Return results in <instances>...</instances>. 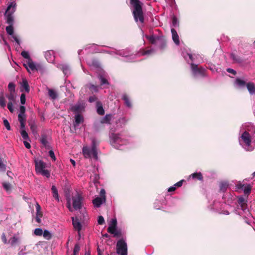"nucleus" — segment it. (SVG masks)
<instances>
[{
	"mask_svg": "<svg viewBox=\"0 0 255 255\" xmlns=\"http://www.w3.org/2000/svg\"><path fill=\"white\" fill-rule=\"evenodd\" d=\"M235 82L240 87H244L247 84L245 81L240 78H237Z\"/></svg>",
	"mask_w": 255,
	"mask_h": 255,
	"instance_id": "obj_38",
	"label": "nucleus"
},
{
	"mask_svg": "<svg viewBox=\"0 0 255 255\" xmlns=\"http://www.w3.org/2000/svg\"><path fill=\"white\" fill-rule=\"evenodd\" d=\"M82 196L79 193H77L72 197V205L75 210H79L82 208Z\"/></svg>",
	"mask_w": 255,
	"mask_h": 255,
	"instance_id": "obj_5",
	"label": "nucleus"
},
{
	"mask_svg": "<svg viewBox=\"0 0 255 255\" xmlns=\"http://www.w3.org/2000/svg\"><path fill=\"white\" fill-rule=\"evenodd\" d=\"M22 89H24V91L27 93H28L29 92V90H30L29 87L28 82L26 79H23L22 82L21 84L20 91L21 92L23 91Z\"/></svg>",
	"mask_w": 255,
	"mask_h": 255,
	"instance_id": "obj_20",
	"label": "nucleus"
},
{
	"mask_svg": "<svg viewBox=\"0 0 255 255\" xmlns=\"http://www.w3.org/2000/svg\"><path fill=\"white\" fill-rule=\"evenodd\" d=\"M227 71L230 73H231L232 74H233L234 75H236V74H237V72L235 70H234V69H231V68H228L227 69Z\"/></svg>",
	"mask_w": 255,
	"mask_h": 255,
	"instance_id": "obj_62",
	"label": "nucleus"
},
{
	"mask_svg": "<svg viewBox=\"0 0 255 255\" xmlns=\"http://www.w3.org/2000/svg\"><path fill=\"white\" fill-rule=\"evenodd\" d=\"M40 141L44 146H47V145L48 144V141L47 140L46 136L45 135H42L41 138L40 139Z\"/></svg>",
	"mask_w": 255,
	"mask_h": 255,
	"instance_id": "obj_41",
	"label": "nucleus"
},
{
	"mask_svg": "<svg viewBox=\"0 0 255 255\" xmlns=\"http://www.w3.org/2000/svg\"><path fill=\"white\" fill-rule=\"evenodd\" d=\"M97 100V98L95 96H90L89 98V102L90 103H93L96 101Z\"/></svg>",
	"mask_w": 255,
	"mask_h": 255,
	"instance_id": "obj_59",
	"label": "nucleus"
},
{
	"mask_svg": "<svg viewBox=\"0 0 255 255\" xmlns=\"http://www.w3.org/2000/svg\"><path fill=\"white\" fill-rule=\"evenodd\" d=\"M49 155L52 158V160L54 161L56 160V157L55 156L54 153L52 150H50L49 151Z\"/></svg>",
	"mask_w": 255,
	"mask_h": 255,
	"instance_id": "obj_60",
	"label": "nucleus"
},
{
	"mask_svg": "<svg viewBox=\"0 0 255 255\" xmlns=\"http://www.w3.org/2000/svg\"><path fill=\"white\" fill-rule=\"evenodd\" d=\"M111 142L112 144L115 147H117L118 146L116 145L117 143L120 144L122 141V139L120 137L119 134L112 133L110 136Z\"/></svg>",
	"mask_w": 255,
	"mask_h": 255,
	"instance_id": "obj_8",
	"label": "nucleus"
},
{
	"mask_svg": "<svg viewBox=\"0 0 255 255\" xmlns=\"http://www.w3.org/2000/svg\"><path fill=\"white\" fill-rule=\"evenodd\" d=\"M112 119L111 115H106L101 121L102 124H110Z\"/></svg>",
	"mask_w": 255,
	"mask_h": 255,
	"instance_id": "obj_28",
	"label": "nucleus"
},
{
	"mask_svg": "<svg viewBox=\"0 0 255 255\" xmlns=\"http://www.w3.org/2000/svg\"><path fill=\"white\" fill-rule=\"evenodd\" d=\"M251 190H252V186L249 184H246L245 186V188L244 189V194L245 195H247V196H248L251 192Z\"/></svg>",
	"mask_w": 255,
	"mask_h": 255,
	"instance_id": "obj_32",
	"label": "nucleus"
},
{
	"mask_svg": "<svg viewBox=\"0 0 255 255\" xmlns=\"http://www.w3.org/2000/svg\"><path fill=\"white\" fill-rule=\"evenodd\" d=\"M75 122L73 123V126L76 128L79 124L84 122V119L80 114H76L75 117Z\"/></svg>",
	"mask_w": 255,
	"mask_h": 255,
	"instance_id": "obj_15",
	"label": "nucleus"
},
{
	"mask_svg": "<svg viewBox=\"0 0 255 255\" xmlns=\"http://www.w3.org/2000/svg\"><path fill=\"white\" fill-rule=\"evenodd\" d=\"M16 3L14 2H11L7 6L5 15L6 17V23L9 25H13V17L12 14L15 11Z\"/></svg>",
	"mask_w": 255,
	"mask_h": 255,
	"instance_id": "obj_2",
	"label": "nucleus"
},
{
	"mask_svg": "<svg viewBox=\"0 0 255 255\" xmlns=\"http://www.w3.org/2000/svg\"><path fill=\"white\" fill-rule=\"evenodd\" d=\"M130 4L134 8L132 13L135 21L137 22L139 20L140 23H143L144 18L142 8V3L139 0H130Z\"/></svg>",
	"mask_w": 255,
	"mask_h": 255,
	"instance_id": "obj_1",
	"label": "nucleus"
},
{
	"mask_svg": "<svg viewBox=\"0 0 255 255\" xmlns=\"http://www.w3.org/2000/svg\"><path fill=\"white\" fill-rule=\"evenodd\" d=\"M245 185V184H243L241 181H239L236 184V187L238 190L242 189L244 190Z\"/></svg>",
	"mask_w": 255,
	"mask_h": 255,
	"instance_id": "obj_46",
	"label": "nucleus"
},
{
	"mask_svg": "<svg viewBox=\"0 0 255 255\" xmlns=\"http://www.w3.org/2000/svg\"><path fill=\"white\" fill-rule=\"evenodd\" d=\"M2 186L3 188L7 191L10 188V185L9 183H3L2 184Z\"/></svg>",
	"mask_w": 255,
	"mask_h": 255,
	"instance_id": "obj_61",
	"label": "nucleus"
},
{
	"mask_svg": "<svg viewBox=\"0 0 255 255\" xmlns=\"http://www.w3.org/2000/svg\"><path fill=\"white\" fill-rule=\"evenodd\" d=\"M25 95L24 94H22L20 96V103L22 105H24L25 103Z\"/></svg>",
	"mask_w": 255,
	"mask_h": 255,
	"instance_id": "obj_56",
	"label": "nucleus"
},
{
	"mask_svg": "<svg viewBox=\"0 0 255 255\" xmlns=\"http://www.w3.org/2000/svg\"><path fill=\"white\" fill-rule=\"evenodd\" d=\"M184 181V180H181L179 181H178V182H177L175 185L174 186H176V187H181L182 184H183V182Z\"/></svg>",
	"mask_w": 255,
	"mask_h": 255,
	"instance_id": "obj_64",
	"label": "nucleus"
},
{
	"mask_svg": "<svg viewBox=\"0 0 255 255\" xmlns=\"http://www.w3.org/2000/svg\"><path fill=\"white\" fill-rule=\"evenodd\" d=\"M228 187V184L226 182H222L220 184V190L223 192H225Z\"/></svg>",
	"mask_w": 255,
	"mask_h": 255,
	"instance_id": "obj_31",
	"label": "nucleus"
},
{
	"mask_svg": "<svg viewBox=\"0 0 255 255\" xmlns=\"http://www.w3.org/2000/svg\"><path fill=\"white\" fill-rule=\"evenodd\" d=\"M231 58L236 62L241 63L242 62V59L239 56L236 55L235 54L232 53L231 54Z\"/></svg>",
	"mask_w": 255,
	"mask_h": 255,
	"instance_id": "obj_36",
	"label": "nucleus"
},
{
	"mask_svg": "<svg viewBox=\"0 0 255 255\" xmlns=\"http://www.w3.org/2000/svg\"><path fill=\"white\" fill-rule=\"evenodd\" d=\"M100 193L101 198H102L105 201L106 200L105 190L104 189H101Z\"/></svg>",
	"mask_w": 255,
	"mask_h": 255,
	"instance_id": "obj_57",
	"label": "nucleus"
},
{
	"mask_svg": "<svg viewBox=\"0 0 255 255\" xmlns=\"http://www.w3.org/2000/svg\"><path fill=\"white\" fill-rule=\"evenodd\" d=\"M85 107L82 102H78L74 105H71L70 110L76 114H80L84 111Z\"/></svg>",
	"mask_w": 255,
	"mask_h": 255,
	"instance_id": "obj_6",
	"label": "nucleus"
},
{
	"mask_svg": "<svg viewBox=\"0 0 255 255\" xmlns=\"http://www.w3.org/2000/svg\"><path fill=\"white\" fill-rule=\"evenodd\" d=\"M6 97L9 100V102H14L15 101V93H9L6 95Z\"/></svg>",
	"mask_w": 255,
	"mask_h": 255,
	"instance_id": "obj_34",
	"label": "nucleus"
},
{
	"mask_svg": "<svg viewBox=\"0 0 255 255\" xmlns=\"http://www.w3.org/2000/svg\"><path fill=\"white\" fill-rule=\"evenodd\" d=\"M117 253L119 255H127L128 248L127 245L124 239H120L117 243L116 245Z\"/></svg>",
	"mask_w": 255,
	"mask_h": 255,
	"instance_id": "obj_3",
	"label": "nucleus"
},
{
	"mask_svg": "<svg viewBox=\"0 0 255 255\" xmlns=\"http://www.w3.org/2000/svg\"><path fill=\"white\" fill-rule=\"evenodd\" d=\"M20 134H21V135L22 137L24 139H25V140L29 139V137H28V133H27V132L25 131V129L21 130H20Z\"/></svg>",
	"mask_w": 255,
	"mask_h": 255,
	"instance_id": "obj_40",
	"label": "nucleus"
},
{
	"mask_svg": "<svg viewBox=\"0 0 255 255\" xmlns=\"http://www.w3.org/2000/svg\"><path fill=\"white\" fill-rule=\"evenodd\" d=\"M48 94L53 100H55L57 97V93L53 89H48Z\"/></svg>",
	"mask_w": 255,
	"mask_h": 255,
	"instance_id": "obj_26",
	"label": "nucleus"
},
{
	"mask_svg": "<svg viewBox=\"0 0 255 255\" xmlns=\"http://www.w3.org/2000/svg\"><path fill=\"white\" fill-rule=\"evenodd\" d=\"M12 103L13 102H8V104H7V109L9 110V111L11 112V113H13L14 110H13V104H12Z\"/></svg>",
	"mask_w": 255,
	"mask_h": 255,
	"instance_id": "obj_55",
	"label": "nucleus"
},
{
	"mask_svg": "<svg viewBox=\"0 0 255 255\" xmlns=\"http://www.w3.org/2000/svg\"><path fill=\"white\" fill-rule=\"evenodd\" d=\"M246 86L251 95H255V85L253 82L248 83Z\"/></svg>",
	"mask_w": 255,
	"mask_h": 255,
	"instance_id": "obj_19",
	"label": "nucleus"
},
{
	"mask_svg": "<svg viewBox=\"0 0 255 255\" xmlns=\"http://www.w3.org/2000/svg\"><path fill=\"white\" fill-rule=\"evenodd\" d=\"M238 202L242 210H244L246 209L247 207V200L244 197L242 196L238 197Z\"/></svg>",
	"mask_w": 255,
	"mask_h": 255,
	"instance_id": "obj_18",
	"label": "nucleus"
},
{
	"mask_svg": "<svg viewBox=\"0 0 255 255\" xmlns=\"http://www.w3.org/2000/svg\"><path fill=\"white\" fill-rule=\"evenodd\" d=\"M145 37L151 44H156L157 36H155L153 35H146Z\"/></svg>",
	"mask_w": 255,
	"mask_h": 255,
	"instance_id": "obj_29",
	"label": "nucleus"
},
{
	"mask_svg": "<svg viewBox=\"0 0 255 255\" xmlns=\"http://www.w3.org/2000/svg\"><path fill=\"white\" fill-rule=\"evenodd\" d=\"M245 185V184H243L241 181H239L236 184V187L238 190L242 189L244 190Z\"/></svg>",
	"mask_w": 255,
	"mask_h": 255,
	"instance_id": "obj_48",
	"label": "nucleus"
},
{
	"mask_svg": "<svg viewBox=\"0 0 255 255\" xmlns=\"http://www.w3.org/2000/svg\"><path fill=\"white\" fill-rule=\"evenodd\" d=\"M117 219H112L110 221L109 226L107 229V231L109 233H114V231L117 229Z\"/></svg>",
	"mask_w": 255,
	"mask_h": 255,
	"instance_id": "obj_10",
	"label": "nucleus"
},
{
	"mask_svg": "<svg viewBox=\"0 0 255 255\" xmlns=\"http://www.w3.org/2000/svg\"><path fill=\"white\" fill-rule=\"evenodd\" d=\"M51 191L53 194V197L58 202L59 201L58 191L55 186H52L51 188Z\"/></svg>",
	"mask_w": 255,
	"mask_h": 255,
	"instance_id": "obj_27",
	"label": "nucleus"
},
{
	"mask_svg": "<svg viewBox=\"0 0 255 255\" xmlns=\"http://www.w3.org/2000/svg\"><path fill=\"white\" fill-rule=\"evenodd\" d=\"M82 152L84 157L86 158H90L92 156H93L92 149H91L87 146L83 147Z\"/></svg>",
	"mask_w": 255,
	"mask_h": 255,
	"instance_id": "obj_13",
	"label": "nucleus"
},
{
	"mask_svg": "<svg viewBox=\"0 0 255 255\" xmlns=\"http://www.w3.org/2000/svg\"><path fill=\"white\" fill-rule=\"evenodd\" d=\"M0 106L3 108L6 106L5 100L3 95H0Z\"/></svg>",
	"mask_w": 255,
	"mask_h": 255,
	"instance_id": "obj_42",
	"label": "nucleus"
},
{
	"mask_svg": "<svg viewBox=\"0 0 255 255\" xmlns=\"http://www.w3.org/2000/svg\"><path fill=\"white\" fill-rule=\"evenodd\" d=\"M97 144L96 143V139L93 138L92 140V151L93 157L95 159H98V152H97Z\"/></svg>",
	"mask_w": 255,
	"mask_h": 255,
	"instance_id": "obj_11",
	"label": "nucleus"
},
{
	"mask_svg": "<svg viewBox=\"0 0 255 255\" xmlns=\"http://www.w3.org/2000/svg\"><path fill=\"white\" fill-rule=\"evenodd\" d=\"M42 235H43V237L45 239L48 240H49L52 238L51 234L47 230H45L43 232Z\"/></svg>",
	"mask_w": 255,
	"mask_h": 255,
	"instance_id": "obj_35",
	"label": "nucleus"
},
{
	"mask_svg": "<svg viewBox=\"0 0 255 255\" xmlns=\"http://www.w3.org/2000/svg\"><path fill=\"white\" fill-rule=\"evenodd\" d=\"M171 31L173 41L176 45H179L180 44L179 38L176 30L174 28H172Z\"/></svg>",
	"mask_w": 255,
	"mask_h": 255,
	"instance_id": "obj_17",
	"label": "nucleus"
},
{
	"mask_svg": "<svg viewBox=\"0 0 255 255\" xmlns=\"http://www.w3.org/2000/svg\"><path fill=\"white\" fill-rule=\"evenodd\" d=\"M9 242L11 246H14L19 243V240L17 237L13 236L9 239Z\"/></svg>",
	"mask_w": 255,
	"mask_h": 255,
	"instance_id": "obj_30",
	"label": "nucleus"
},
{
	"mask_svg": "<svg viewBox=\"0 0 255 255\" xmlns=\"http://www.w3.org/2000/svg\"><path fill=\"white\" fill-rule=\"evenodd\" d=\"M34 234L36 235V236H41L42 235V234H43V231L40 228H36L34 230Z\"/></svg>",
	"mask_w": 255,
	"mask_h": 255,
	"instance_id": "obj_44",
	"label": "nucleus"
},
{
	"mask_svg": "<svg viewBox=\"0 0 255 255\" xmlns=\"http://www.w3.org/2000/svg\"><path fill=\"white\" fill-rule=\"evenodd\" d=\"M156 45L161 48H164L166 45V41L165 37L163 36H157V43Z\"/></svg>",
	"mask_w": 255,
	"mask_h": 255,
	"instance_id": "obj_12",
	"label": "nucleus"
},
{
	"mask_svg": "<svg viewBox=\"0 0 255 255\" xmlns=\"http://www.w3.org/2000/svg\"><path fill=\"white\" fill-rule=\"evenodd\" d=\"M21 55L24 58L28 59V60H29V59H31L30 57V56H29L28 53L27 51H22L21 53Z\"/></svg>",
	"mask_w": 255,
	"mask_h": 255,
	"instance_id": "obj_49",
	"label": "nucleus"
},
{
	"mask_svg": "<svg viewBox=\"0 0 255 255\" xmlns=\"http://www.w3.org/2000/svg\"><path fill=\"white\" fill-rule=\"evenodd\" d=\"M80 251V246L78 244H75L74 250H73V253L74 255H76V254L79 252Z\"/></svg>",
	"mask_w": 255,
	"mask_h": 255,
	"instance_id": "obj_52",
	"label": "nucleus"
},
{
	"mask_svg": "<svg viewBox=\"0 0 255 255\" xmlns=\"http://www.w3.org/2000/svg\"><path fill=\"white\" fill-rule=\"evenodd\" d=\"M92 64L96 67H99L100 66L99 62L95 59L92 60Z\"/></svg>",
	"mask_w": 255,
	"mask_h": 255,
	"instance_id": "obj_53",
	"label": "nucleus"
},
{
	"mask_svg": "<svg viewBox=\"0 0 255 255\" xmlns=\"http://www.w3.org/2000/svg\"><path fill=\"white\" fill-rule=\"evenodd\" d=\"M104 201L102 198L97 197L93 200V204L96 207H99Z\"/></svg>",
	"mask_w": 255,
	"mask_h": 255,
	"instance_id": "obj_22",
	"label": "nucleus"
},
{
	"mask_svg": "<svg viewBox=\"0 0 255 255\" xmlns=\"http://www.w3.org/2000/svg\"><path fill=\"white\" fill-rule=\"evenodd\" d=\"M98 223L99 225H103L105 223V220L102 216H100L98 219Z\"/></svg>",
	"mask_w": 255,
	"mask_h": 255,
	"instance_id": "obj_54",
	"label": "nucleus"
},
{
	"mask_svg": "<svg viewBox=\"0 0 255 255\" xmlns=\"http://www.w3.org/2000/svg\"><path fill=\"white\" fill-rule=\"evenodd\" d=\"M28 125L30 127V128L33 134L37 133V126L34 121H28Z\"/></svg>",
	"mask_w": 255,
	"mask_h": 255,
	"instance_id": "obj_21",
	"label": "nucleus"
},
{
	"mask_svg": "<svg viewBox=\"0 0 255 255\" xmlns=\"http://www.w3.org/2000/svg\"><path fill=\"white\" fill-rule=\"evenodd\" d=\"M241 138L246 146L248 147L250 146L252 141L251 136L248 132H244Z\"/></svg>",
	"mask_w": 255,
	"mask_h": 255,
	"instance_id": "obj_7",
	"label": "nucleus"
},
{
	"mask_svg": "<svg viewBox=\"0 0 255 255\" xmlns=\"http://www.w3.org/2000/svg\"><path fill=\"white\" fill-rule=\"evenodd\" d=\"M23 66L28 71H29L28 68L31 69L32 71L36 70V66L31 59H29V60H28L26 63H24Z\"/></svg>",
	"mask_w": 255,
	"mask_h": 255,
	"instance_id": "obj_14",
	"label": "nucleus"
},
{
	"mask_svg": "<svg viewBox=\"0 0 255 255\" xmlns=\"http://www.w3.org/2000/svg\"><path fill=\"white\" fill-rule=\"evenodd\" d=\"M13 25H9L6 27V31L7 33L10 35H12L13 34Z\"/></svg>",
	"mask_w": 255,
	"mask_h": 255,
	"instance_id": "obj_39",
	"label": "nucleus"
},
{
	"mask_svg": "<svg viewBox=\"0 0 255 255\" xmlns=\"http://www.w3.org/2000/svg\"><path fill=\"white\" fill-rule=\"evenodd\" d=\"M42 212H39V213H36V217H35V220H36V221L38 223H41V219H40V218H41L42 217Z\"/></svg>",
	"mask_w": 255,
	"mask_h": 255,
	"instance_id": "obj_50",
	"label": "nucleus"
},
{
	"mask_svg": "<svg viewBox=\"0 0 255 255\" xmlns=\"http://www.w3.org/2000/svg\"><path fill=\"white\" fill-rule=\"evenodd\" d=\"M35 171L37 173H39L45 168V163L41 160L35 161Z\"/></svg>",
	"mask_w": 255,
	"mask_h": 255,
	"instance_id": "obj_9",
	"label": "nucleus"
},
{
	"mask_svg": "<svg viewBox=\"0 0 255 255\" xmlns=\"http://www.w3.org/2000/svg\"><path fill=\"white\" fill-rule=\"evenodd\" d=\"M8 89L9 93H15V85L12 82H10L8 85Z\"/></svg>",
	"mask_w": 255,
	"mask_h": 255,
	"instance_id": "obj_37",
	"label": "nucleus"
},
{
	"mask_svg": "<svg viewBox=\"0 0 255 255\" xmlns=\"http://www.w3.org/2000/svg\"><path fill=\"white\" fill-rule=\"evenodd\" d=\"M96 106L97 107V113L100 115H103L105 114V111L103 108L102 103L98 101L96 103Z\"/></svg>",
	"mask_w": 255,
	"mask_h": 255,
	"instance_id": "obj_23",
	"label": "nucleus"
},
{
	"mask_svg": "<svg viewBox=\"0 0 255 255\" xmlns=\"http://www.w3.org/2000/svg\"><path fill=\"white\" fill-rule=\"evenodd\" d=\"M39 174H41L43 176H44L47 178H48L50 176L49 171L48 170L45 169L41 171L40 172H39Z\"/></svg>",
	"mask_w": 255,
	"mask_h": 255,
	"instance_id": "obj_45",
	"label": "nucleus"
},
{
	"mask_svg": "<svg viewBox=\"0 0 255 255\" xmlns=\"http://www.w3.org/2000/svg\"><path fill=\"white\" fill-rule=\"evenodd\" d=\"M122 99L124 101L125 105L128 107L131 108L132 107L131 103L128 99V96L127 94H124Z\"/></svg>",
	"mask_w": 255,
	"mask_h": 255,
	"instance_id": "obj_24",
	"label": "nucleus"
},
{
	"mask_svg": "<svg viewBox=\"0 0 255 255\" xmlns=\"http://www.w3.org/2000/svg\"><path fill=\"white\" fill-rule=\"evenodd\" d=\"M0 169L2 171H5L6 169L5 165L2 163V162L0 160Z\"/></svg>",
	"mask_w": 255,
	"mask_h": 255,
	"instance_id": "obj_63",
	"label": "nucleus"
},
{
	"mask_svg": "<svg viewBox=\"0 0 255 255\" xmlns=\"http://www.w3.org/2000/svg\"><path fill=\"white\" fill-rule=\"evenodd\" d=\"M3 123L4 126L8 130H10L11 129V128H10V125L9 124V122L6 119L3 120Z\"/></svg>",
	"mask_w": 255,
	"mask_h": 255,
	"instance_id": "obj_51",
	"label": "nucleus"
},
{
	"mask_svg": "<svg viewBox=\"0 0 255 255\" xmlns=\"http://www.w3.org/2000/svg\"><path fill=\"white\" fill-rule=\"evenodd\" d=\"M113 234L114 237L116 238H122L124 236V233L122 232L121 229L118 230L117 229L114 231V233H111Z\"/></svg>",
	"mask_w": 255,
	"mask_h": 255,
	"instance_id": "obj_25",
	"label": "nucleus"
},
{
	"mask_svg": "<svg viewBox=\"0 0 255 255\" xmlns=\"http://www.w3.org/2000/svg\"><path fill=\"white\" fill-rule=\"evenodd\" d=\"M18 120L19 123L23 122L25 123L26 121V116L25 115H21L18 114Z\"/></svg>",
	"mask_w": 255,
	"mask_h": 255,
	"instance_id": "obj_43",
	"label": "nucleus"
},
{
	"mask_svg": "<svg viewBox=\"0 0 255 255\" xmlns=\"http://www.w3.org/2000/svg\"><path fill=\"white\" fill-rule=\"evenodd\" d=\"M193 178H197L200 181L203 180V177L201 172H196L191 174V175Z\"/></svg>",
	"mask_w": 255,
	"mask_h": 255,
	"instance_id": "obj_33",
	"label": "nucleus"
},
{
	"mask_svg": "<svg viewBox=\"0 0 255 255\" xmlns=\"http://www.w3.org/2000/svg\"><path fill=\"white\" fill-rule=\"evenodd\" d=\"M19 114H21V115H25V108L24 107V106H20V107H19Z\"/></svg>",
	"mask_w": 255,
	"mask_h": 255,
	"instance_id": "obj_58",
	"label": "nucleus"
},
{
	"mask_svg": "<svg viewBox=\"0 0 255 255\" xmlns=\"http://www.w3.org/2000/svg\"><path fill=\"white\" fill-rule=\"evenodd\" d=\"M245 185V184H243L241 181H239L236 184V187L238 190L242 189L244 190Z\"/></svg>",
	"mask_w": 255,
	"mask_h": 255,
	"instance_id": "obj_47",
	"label": "nucleus"
},
{
	"mask_svg": "<svg viewBox=\"0 0 255 255\" xmlns=\"http://www.w3.org/2000/svg\"><path fill=\"white\" fill-rule=\"evenodd\" d=\"M72 224L75 229L79 232L82 228V226L78 218L72 217Z\"/></svg>",
	"mask_w": 255,
	"mask_h": 255,
	"instance_id": "obj_16",
	"label": "nucleus"
},
{
	"mask_svg": "<svg viewBox=\"0 0 255 255\" xmlns=\"http://www.w3.org/2000/svg\"><path fill=\"white\" fill-rule=\"evenodd\" d=\"M191 68L192 74L194 77L200 76L202 77H206V70L202 67H199L198 65L191 63Z\"/></svg>",
	"mask_w": 255,
	"mask_h": 255,
	"instance_id": "obj_4",
	"label": "nucleus"
}]
</instances>
